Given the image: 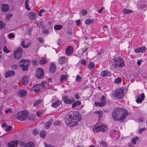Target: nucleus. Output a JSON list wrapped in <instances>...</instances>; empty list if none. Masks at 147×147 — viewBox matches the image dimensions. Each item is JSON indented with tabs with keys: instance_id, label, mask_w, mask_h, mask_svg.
Instances as JSON below:
<instances>
[{
	"instance_id": "obj_1",
	"label": "nucleus",
	"mask_w": 147,
	"mask_h": 147,
	"mask_svg": "<svg viewBox=\"0 0 147 147\" xmlns=\"http://www.w3.org/2000/svg\"><path fill=\"white\" fill-rule=\"evenodd\" d=\"M128 115L127 111L123 108H115L112 114V117L115 121L123 122Z\"/></svg>"
},
{
	"instance_id": "obj_2",
	"label": "nucleus",
	"mask_w": 147,
	"mask_h": 147,
	"mask_svg": "<svg viewBox=\"0 0 147 147\" xmlns=\"http://www.w3.org/2000/svg\"><path fill=\"white\" fill-rule=\"evenodd\" d=\"M79 113L77 111L70 112L67 115L66 123L69 127H74L77 125L78 121V115Z\"/></svg>"
},
{
	"instance_id": "obj_3",
	"label": "nucleus",
	"mask_w": 147,
	"mask_h": 147,
	"mask_svg": "<svg viewBox=\"0 0 147 147\" xmlns=\"http://www.w3.org/2000/svg\"><path fill=\"white\" fill-rule=\"evenodd\" d=\"M111 63L117 68L118 66L120 68L122 67L125 65L124 61L120 57L117 58H113L112 59Z\"/></svg>"
},
{
	"instance_id": "obj_4",
	"label": "nucleus",
	"mask_w": 147,
	"mask_h": 147,
	"mask_svg": "<svg viewBox=\"0 0 147 147\" xmlns=\"http://www.w3.org/2000/svg\"><path fill=\"white\" fill-rule=\"evenodd\" d=\"M107 127L105 125L100 123L96 124L92 127V131L94 132H98L100 131L105 132L107 129Z\"/></svg>"
},
{
	"instance_id": "obj_5",
	"label": "nucleus",
	"mask_w": 147,
	"mask_h": 147,
	"mask_svg": "<svg viewBox=\"0 0 147 147\" xmlns=\"http://www.w3.org/2000/svg\"><path fill=\"white\" fill-rule=\"evenodd\" d=\"M30 62V61L29 60H26L23 59L20 60L19 62V64L20 66L22 67V68L23 71H26L28 69Z\"/></svg>"
},
{
	"instance_id": "obj_6",
	"label": "nucleus",
	"mask_w": 147,
	"mask_h": 147,
	"mask_svg": "<svg viewBox=\"0 0 147 147\" xmlns=\"http://www.w3.org/2000/svg\"><path fill=\"white\" fill-rule=\"evenodd\" d=\"M28 114L27 111H23L17 113V118L20 121H23L28 117Z\"/></svg>"
},
{
	"instance_id": "obj_7",
	"label": "nucleus",
	"mask_w": 147,
	"mask_h": 147,
	"mask_svg": "<svg viewBox=\"0 0 147 147\" xmlns=\"http://www.w3.org/2000/svg\"><path fill=\"white\" fill-rule=\"evenodd\" d=\"M22 49L21 47L18 48L14 51L13 56L14 58L16 59H20L22 57Z\"/></svg>"
},
{
	"instance_id": "obj_8",
	"label": "nucleus",
	"mask_w": 147,
	"mask_h": 147,
	"mask_svg": "<svg viewBox=\"0 0 147 147\" xmlns=\"http://www.w3.org/2000/svg\"><path fill=\"white\" fill-rule=\"evenodd\" d=\"M47 83L46 81L42 82L39 86L37 85L33 87V90L35 93L39 92L40 89H42L45 86V85Z\"/></svg>"
},
{
	"instance_id": "obj_9",
	"label": "nucleus",
	"mask_w": 147,
	"mask_h": 147,
	"mask_svg": "<svg viewBox=\"0 0 147 147\" xmlns=\"http://www.w3.org/2000/svg\"><path fill=\"white\" fill-rule=\"evenodd\" d=\"M124 94L123 90L121 89H117L113 93V95L118 99L122 98Z\"/></svg>"
},
{
	"instance_id": "obj_10",
	"label": "nucleus",
	"mask_w": 147,
	"mask_h": 147,
	"mask_svg": "<svg viewBox=\"0 0 147 147\" xmlns=\"http://www.w3.org/2000/svg\"><path fill=\"white\" fill-rule=\"evenodd\" d=\"M36 76L38 78H42L44 76V72L43 69L41 67L37 69L36 72Z\"/></svg>"
},
{
	"instance_id": "obj_11",
	"label": "nucleus",
	"mask_w": 147,
	"mask_h": 147,
	"mask_svg": "<svg viewBox=\"0 0 147 147\" xmlns=\"http://www.w3.org/2000/svg\"><path fill=\"white\" fill-rule=\"evenodd\" d=\"M106 103V99L104 96H102L100 102H94V105L96 106H99L102 107L104 106Z\"/></svg>"
},
{
	"instance_id": "obj_12",
	"label": "nucleus",
	"mask_w": 147,
	"mask_h": 147,
	"mask_svg": "<svg viewBox=\"0 0 147 147\" xmlns=\"http://www.w3.org/2000/svg\"><path fill=\"white\" fill-rule=\"evenodd\" d=\"M62 100L65 104H69L74 101V99L73 98H69L67 96L64 95L62 97Z\"/></svg>"
},
{
	"instance_id": "obj_13",
	"label": "nucleus",
	"mask_w": 147,
	"mask_h": 147,
	"mask_svg": "<svg viewBox=\"0 0 147 147\" xmlns=\"http://www.w3.org/2000/svg\"><path fill=\"white\" fill-rule=\"evenodd\" d=\"M73 52V48L70 46H68L66 49L65 54L67 55H69L71 54Z\"/></svg>"
},
{
	"instance_id": "obj_14",
	"label": "nucleus",
	"mask_w": 147,
	"mask_h": 147,
	"mask_svg": "<svg viewBox=\"0 0 147 147\" xmlns=\"http://www.w3.org/2000/svg\"><path fill=\"white\" fill-rule=\"evenodd\" d=\"M18 96L20 98L25 97L27 94L26 91L24 90H20L18 92Z\"/></svg>"
},
{
	"instance_id": "obj_15",
	"label": "nucleus",
	"mask_w": 147,
	"mask_h": 147,
	"mask_svg": "<svg viewBox=\"0 0 147 147\" xmlns=\"http://www.w3.org/2000/svg\"><path fill=\"white\" fill-rule=\"evenodd\" d=\"M145 96L144 94L143 93L142 94H140L139 96L137 97L136 99V101L138 103H141L142 101L144 100Z\"/></svg>"
},
{
	"instance_id": "obj_16",
	"label": "nucleus",
	"mask_w": 147,
	"mask_h": 147,
	"mask_svg": "<svg viewBox=\"0 0 147 147\" xmlns=\"http://www.w3.org/2000/svg\"><path fill=\"white\" fill-rule=\"evenodd\" d=\"M100 75L101 76L103 77L110 76L111 75V73L109 71L105 70L102 71Z\"/></svg>"
},
{
	"instance_id": "obj_17",
	"label": "nucleus",
	"mask_w": 147,
	"mask_h": 147,
	"mask_svg": "<svg viewBox=\"0 0 147 147\" xmlns=\"http://www.w3.org/2000/svg\"><path fill=\"white\" fill-rule=\"evenodd\" d=\"M146 50V48L145 46L140 47L138 49H136L135 50V52L136 53H144Z\"/></svg>"
},
{
	"instance_id": "obj_18",
	"label": "nucleus",
	"mask_w": 147,
	"mask_h": 147,
	"mask_svg": "<svg viewBox=\"0 0 147 147\" xmlns=\"http://www.w3.org/2000/svg\"><path fill=\"white\" fill-rule=\"evenodd\" d=\"M18 143L17 141H11L9 142L8 145V147H16Z\"/></svg>"
},
{
	"instance_id": "obj_19",
	"label": "nucleus",
	"mask_w": 147,
	"mask_h": 147,
	"mask_svg": "<svg viewBox=\"0 0 147 147\" xmlns=\"http://www.w3.org/2000/svg\"><path fill=\"white\" fill-rule=\"evenodd\" d=\"M56 66L54 63H51L49 68L50 71L52 73H54L55 72L56 69Z\"/></svg>"
},
{
	"instance_id": "obj_20",
	"label": "nucleus",
	"mask_w": 147,
	"mask_h": 147,
	"mask_svg": "<svg viewBox=\"0 0 147 147\" xmlns=\"http://www.w3.org/2000/svg\"><path fill=\"white\" fill-rule=\"evenodd\" d=\"M9 9L8 6L6 4H3L1 5V10L4 12H7Z\"/></svg>"
},
{
	"instance_id": "obj_21",
	"label": "nucleus",
	"mask_w": 147,
	"mask_h": 147,
	"mask_svg": "<svg viewBox=\"0 0 147 147\" xmlns=\"http://www.w3.org/2000/svg\"><path fill=\"white\" fill-rule=\"evenodd\" d=\"M15 72L13 71H7L5 74V77L8 78L10 76H14L15 75Z\"/></svg>"
},
{
	"instance_id": "obj_22",
	"label": "nucleus",
	"mask_w": 147,
	"mask_h": 147,
	"mask_svg": "<svg viewBox=\"0 0 147 147\" xmlns=\"http://www.w3.org/2000/svg\"><path fill=\"white\" fill-rule=\"evenodd\" d=\"M28 16L29 18L31 20H36V15L35 13L34 12H29Z\"/></svg>"
},
{
	"instance_id": "obj_23",
	"label": "nucleus",
	"mask_w": 147,
	"mask_h": 147,
	"mask_svg": "<svg viewBox=\"0 0 147 147\" xmlns=\"http://www.w3.org/2000/svg\"><path fill=\"white\" fill-rule=\"evenodd\" d=\"M28 80L29 79L28 77L24 76L22 78V82L23 84L25 85L28 82Z\"/></svg>"
},
{
	"instance_id": "obj_24",
	"label": "nucleus",
	"mask_w": 147,
	"mask_h": 147,
	"mask_svg": "<svg viewBox=\"0 0 147 147\" xmlns=\"http://www.w3.org/2000/svg\"><path fill=\"white\" fill-rule=\"evenodd\" d=\"M30 44V42L28 41L27 43L25 45L24 42V40H22L21 42V45L25 49L27 48Z\"/></svg>"
},
{
	"instance_id": "obj_25",
	"label": "nucleus",
	"mask_w": 147,
	"mask_h": 147,
	"mask_svg": "<svg viewBox=\"0 0 147 147\" xmlns=\"http://www.w3.org/2000/svg\"><path fill=\"white\" fill-rule=\"evenodd\" d=\"M61 103V102L58 100H57L55 102L53 103L52 105V106L54 108H56L59 106Z\"/></svg>"
},
{
	"instance_id": "obj_26",
	"label": "nucleus",
	"mask_w": 147,
	"mask_h": 147,
	"mask_svg": "<svg viewBox=\"0 0 147 147\" xmlns=\"http://www.w3.org/2000/svg\"><path fill=\"white\" fill-rule=\"evenodd\" d=\"M66 58L65 57H61L59 60V62L61 64H63L65 61Z\"/></svg>"
},
{
	"instance_id": "obj_27",
	"label": "nucleus",
	"mask_w": 147,
	"mask_h": 147,
	"mask_svg": "<svg viewBox=\"0 0 147 147\" xmlns=\"http://www.w3.org/2000/svg\"><path fill=\"white\" fill-rule=\"evenodd\" d=\"M29 0H26L25 2V7L26 9L28 11H30V8L28 7V4L29 3Z\"/></svg>"
},
{
	"instance_id": "obj_28",
	"label": "nucleus",
	"mask_w": 147,
	"mask_h": 147,
	"mask_svg": "<svg viewBox=\"0 0 147 147\" xmlns=\"http://www.w3.org/2000/svg\"><path fill=\"white\" fill-rule=\"evenodd\" d=\"M81 104L80 102L79 101H77L74 102L72 105V107L74 108L80 105Z\"/></svg>"
},
{
	"instance_id": "obj_29",
	"label": "nucleus",
	"mask_w": 147,
	"mask_h": 147,
	"mask_svg": "<svg viewBox=\"0 0 147 147\" xmlns=\"http://www.w3.org/2000/svg\"><path fill=\"white\" fill-rule=\"evenodd\" d=\"M63 26L60 25H57L54 27V29L55 30H59L63 28Z\"/></svg>"
},
{
	"instance_id": "obj_30",
	"label": "nucleus",
	"mask_w": 147,
	"mask_h": 147,
	"mask_svg": "<svg viewBox=\"0 0 147 147\" xmlns=\"http://www.w3.org/2000/svg\"><path fill=\"white\" fill-rule=\"evenodd\" d=\"M94 64L93 62H91L89 64V68L90 70H92L94 68Z\"/></svg>"
},
{
	"instance_id": "obj_31",
	"label": "nucleus",
	"mask_w": 147,
	"mask_h": 147,
	"mask_svg": "<svg viewBox=\"0 0 147 147\" xmlns=\"http://www.w3.org/2000/svg\"><path fill=\"white\" fill-rule=\"evenodd\" d=\"M46 135V132L45 131H41L40 134V137L42 138H44L45 137Z\"/></svg>"
},
{
	"instance_id": "obj_32",
	"label": "nucleus",
	"mask_w": 147,
	"mask_h": 147,
	"mask_svg": "<svg viewBox=\"0 0 147 147\" xmlns=\"http://www.w3.org/2000/svg\"><path fill=\"white\" fill-rule=\"evenodd\" d=\"M94 113H96L98 115L99 118L101 117L103 114V112L101 110L96 111Z\"/></svg>"
},
{
	"instance_id": "obj_33",
	"label": "nucleus",
	"mask_w": 147,
	"mask_h": 147,
	"mask_svg": "<svg viewBox=\"0 0 147 147\" xmlns=\"http://www.w3.org/2000/svg\"><path fill=\"white\" fill-rule=\"evenodd\" d=\"M47 60L44 57H43L40 61V63L41 64H43L47 62Z\"/></svg>"
},
{
	"instance_id": "obj_34",
	"label": "nucleus",
	"mask_w": 147,
	"mask_h": 147,
	"mask_svg": "<svg viewBox=\"0 0 147 147\" xmlns=\"http://www.w3.org/2000/svg\"><path fill=\"white\" fill-rule=\"evenodd\" d=\"M132 12V11L129 10L127 9H124L123 10V13L125 14H127L131 13Z\"/></svg>"
},
{
	"instance_id": "obj_35",
	"label": "nucleus",
	"mask_w": 147,
	"mask_h": 147,
	"mask_svg": "<svg viewBox=\"0 0 147 147\" xmlns=\"http://www.w3.org/2000/svg\"><path fill=\"white\" fill-rule=\"evenodd\" d=\"M42 102V100L41 99H38L37 100L35 101L33 104V106H36L38 105L39 104Z\"/></svg>"
},
{
	"instance_id": "obj_36",
	"label": "nucleus",
	"mask_w": 147,
	"mask_h": 147,
	"mask_svg": "<svg viewBox=\"0 0 147 147\" xmlns=\"http://www.w3.org/2000/svg\"><path fill=\"white\" fill-rule=\"evenodd\" d=\"M52 124V123L50 121L47 122L46 123L45 125V127L46 129L49 128L50 126Z\"/></svg>"
},
{
	"instance_id": "obj_37",
	"label": "nucleus",
	"mask_w": 147,
	"mask_h": 147,
	"mask_svg": "<svg viewBox=\"0 0 147 147\" xmlns=\"http://www.w3.org/2000/svg\"><path fill=\"white\" fill-rule=\"evenodd\" d=\"M25 147H34V145L32 142H30L26 144Z\"/></svg>"
},
{
	"instance_id": "obj_38",
	"label": "nucleus",
	"mask_w": 147,
	"mask_h": 147,
	"mask_svg": "<svg viewBox=\"0 0 147 147\" xmlns=\"http://www.w3.org/2000/svg\"><path fill=\"white\" fill-rule=\"evenodd\" d=\"M93 20L92 19H88L85 21V23L87 25L90 24V23H92Z\"/></svg>"
},
{
	"instance_id": "obj_39",
	"label": "nucleus",
	"mask_w": 147,
	"mask_h": 147,
	"mask_svg": "<svg viewBox=\"0 0 147 147\" xmlns=\"http://www.w3.org/2000/svg\"><path fill=\"white\" fill-rule=\"evenodd\" d=\"M138 139V137L134 138L132 140V143L133 144H135L136 143V141Z\"/></svg>"
},
{
	"instance_id": "obj_40",
	"label": "nucleus",
	"mask_w": 147,
	"mask_h": 147,
	"mask_svg": "<svg viewBox=\"0 0 147 147\" xmlns=\"http://www.w3.org/2000/svg\"><path fill=\"white\" fill-rule=\"evenodd\" d=\"M67 78L66 76L63 75H62L61 76V78H60V81L61 82L67 79Z\"/></svg>"
},
{
	"instance_id": "obj_41",
	"label": "nucleus",
	"mask_w": 147,
	"mask_h": 147,
	"mask_svg": "<svg viewBox=\"0 0 147 147\" xmlns=\"http://www.w3.org/2000/svg\"><path fill=\"white\" fill-rule=\"evenodd\" d=\"M12 129V127L11 126H7L5 128V130L6 131H10Z\"/></svg>"
},
{
	"instance_id": "obj_42",
	"label": "nucleus",
	"mask_w": 147,
	"mask_h": 147,
	"mask_svg": "<svg viewBox=\"0 0 147 147\" xmlns=\"http://www.w3.org/2000/svg\"><path fill=\"white\" fill-rule=\"evenodd\" d=\"M82 79V77L79 75H78L76 77V81L78 82H80Z\"/></svg>"
},
{
	"instance_id": "obj_43",
	"label": "nucleus",
	"mask_w": 147,
	"mask_h": 147,
	"mask_svg": "<svg viewBox=\"0 0 147 147\" xmlns=\"http://www.w3.org/2000/svg\"><path fill=\"white\" fill-rule=\"evenodd\" d=\"M12 112V110L10 109H9L6 110L5 111V113L7 114H9L10 113H11Z\"/></svg>"
},
{
	"instance_id": "obj_44",
	"label": "nucleus",
	"mask_w": 147,
	"mask_h": 147,
	"mask_svg": "<svg viewBox=\"0 0 147 147\" xmlns=\"http://www.w3.org/2000/svg\"><path fill=\"white\" fill-rule=\"evenodd\" d=\"M38 41L41 43H43L44 42V40L43 38L41 37H39L37 38Z\"/></svg>"
},
{
	"instance_id": "obj_45",
	"label": "nucleus",
	"mask_w": 147,
	"mask_h": 147,
	"mask_svg": "<svg viewBox=\"0 0 147 147\" xmlns=\"http://www.w3.org/2000/svg\"><path fill=\"white\" fill-rule=\"evenodd\" d=\"M39 131L38 129H34L32 131V133L33 135H36L38 133Z\"/></svg>"
},
{
	"instance_id": "obj_46",
	"label": "nucleus",
	"mask_w": 147,
	"mask_h": 147,
	"mask_svg": "<svg viewBox=\"0 0 147 147\" xmlns=\"http://www.w3.org/2000/svg\"><path fill=\"white\" fill-rule=\"evenodd\" d=\"M121 80L120 78H118L115 80V82L117 83H119L121 81Z\"/></svg>"
},
{
	"instance_id": "obj_47",
	"label": "nucleus",
	"mask_w": 147,
	"mask_h": 147,
	"mask_svg": "<svg viewBox=\"0 0 147 147\" xmlns=\"http://www.w3.org/2000/svg\"><path fill=\"white\" fill-rule=\"evenodd\" d=\"M12 16L13 15L12 14L9 13L6 16L5 18L6 19H9V18L12 17Z\"/></svg>"
},
{
	"instance_id": "obj_48",
	"label": "nucleus",
	"mask_w": 147,
	"mask_h": 147,
	"mask_svg": "<svg viewBox=\"0 0 147 147\" xmlns=\"http://www.w3.org/2000/svg\"><path fill=\"white\" fill-rule=\"evenodd\" d=\"M8 37L9 38H14L15 36L13 33H11L9 34Z\"/></svg>"
},
{
	"instance_id": "obj_49",
	"label": "nucleus",
	"mask_w": 147,
	"mask_h": 147,
	"mask_svg": "<svg viewBox=\"0 0 147 147\" xmlns=\"http://www.w3.org/2000/svg\"><path fill=\"white\" fill-rule=\"evenodd\" d=\"M3 51L4 52L6 53H8L9 52V51L8 50L6 47H4L3 48Z\"/></svg>"
},
{
	"instance_id": "obj_50",
	"label": "nucleus",
	"mask_w": 147,
	"mask_h": 147,
	"mask_svg": "<svg viewBox=\"0 0 147 147\" xmlns=\"http://www.w3.org/2000/svg\"><path fill=\"white\" fill-rule=\"evenodd\" d=\"M18 67V65L17 64H15L12 65L11 67V68L13 69H16Z\"/></svg>"
},
{
	"instance_id": "obj_51",
	"label": "nucleus",
	"mask_w": 147,
	"mask_h": 147,
	"mask_svg": "<svg viewBox=\"0 0 147 147\" xmlns=\"http://www.w3.org/2000/svg\"><path fill=\"white\" fill-rule=\"evenodd\" d=\"M82 15H85L87 13V11L86 10L83 9L81 11Z\"/></svg>"
},
{
	"instance_id": "obj_52",
	"label": "nucleus",
	"mask_w": 147,
	"mask_h": 147,
	"mask_svg": "<svg viewBox=\"0 0 147 147\" xmlns=\"http://www.w3.org/2000/svg\"><path fill=\"white\" fill-rule=\"evenodd\" d=\"M146 130V128L145 127L142 128L140 129L139 130V132L141 134L142 132L144 131H145Z\"/></svg>"
},
{
	"instance_id": "obj_53",
	"label": "nucleus",
	"mask_w": 147,
	"mask_h": 147,
	"mask_svg": "<svg viewBox=\"0 0 147 147\" xmlns=\"http://www.w3.org/2000/svg\"><path fill=\"white\" fill-rule=\"evenodd\" d=\"M81 63H82V64L84 65H86V62L85 60L84 59H82L81 61Z\"/></svg>"
},
{
	"instance_id": "obj_54",
	"label": "nucleus",
	"mask_w": 147,
	"mask_h": 147,
	"mask_svg": "<svg viewBox=\"0 0 147 147\" xmlns=\"http://www.w3.org/2000/svg\"><path fill=\"white\" fill-rule=\"evenodd\" d=\"M37 114L38 117H40L42 115V113L41 111H38L37 112Z\"/></svg>"
},
{
	"instance_id": "obj_55",
	"label": "nucleus",
	"mask_w": 147,
	"mask_h": 147,
	"mask_svg": "<svg viewBox=\"0 0 147 147\" xmlns=\"http://www.w3.org/2000/svg\"><path fill=\"white\" fill-rule=\"evenodd\" d=\"M48 90H51L52 92L53 91H55L56 90V89L53 87H51L48 88Z\"/></svg>"
},
{
	"instance_id": "obj_56",
	"label": "nucleus",
	"mask_w": 147,
	"mask_h": 147,
	"mask_svg": "<svg viewBox=\"0 0 147 147\" xmlns=\"http://www.w3.org/2000/svg\"><path fill=\"white\" fill-rule=\"evenodd\" d=\"M45 11V10L43 9L40 10L38 12V15L40 16H41V13L42 12H44Z\"/></svg>"
},
{
	"instance_id": "obj_57",
	"label": "nucleus",
	"mask_w": 147,
	"mask_h": 147,
	"mask_svg": "<svg viewBox=\"0 0 147 147\" xmlns=\"http://www.w3.org/2000/svg\"><path fill=\"white\" fill-rule=\"evenodd\" d=\"M76 24L77 26H79L81 24L80 22V20H78L76 21Z\"/></svg>"
},
{
	"instance_id": "obj_58",
	"label": "nucleus",
	"mask_w": 147,
	"mask_h": 147,
	"mask_svg": "<svg viewBox=\"0 0 147 147\" xmlns=\"http://www.w3.org/2000/svg\"><path fill=\"white\" fill-rule=\"evenodd\" d=\"M4 27L3 24V22L0 21V28L1 29H2Z\"/></svg>"
},
{
	"instance_id": "obj_59",
	"label": "nucleus",
	"mask_w": 147,
	"mask_h": 147,
	"mask_svg": "<svg viewBox=\"0 0 147 147\" xmlns=\"http://www.w3.org/2000/svg\"><path fill=\"white\" fill-rule=\"evenodd\" d=\"M100 144L104 147L106 146L107 145V143L104 142L103 141L101 142H100Z\"/></svg>"
},
{
	"instance_id": "obj_60",
	"label": "nucleus",
	"mask_w": 147,
	"mask_h": 147,
	"mask_svg": "<svg viewBox=\"0 0 147 147\" xmlns=\"http://www.w3.org/2000/svg\"><path fill=\"white\" fill-rule=\"evenodd\" d=\"M32 62L34 65H36L37 63V61L36 59H33L32 61Z\"/></svg>"
},
{
	"instance_id": "obj_61",
	"label": "nucleus",
	"mask_w": 147,
	"mask_h": 147,
	"mask_svg": "<svg viewBox=\"0 0 147 147\" xmlns=\"http://www.w3.org/2000/svg\"><path fill=\"white\" fill-rule=\"evenodd\" d=\"M43 33L45 34H47L49 33V31L47 30H45L43 31Z\"/></svg>"
},
{
	"instance_id": "obj_62",
	"label": "nucleus",
	"mask_w": 147,
	"mask_h": 147,
	"mask_svg": "<svg viewBox=\"0 0 147 147\" xmlns=\"http://www.w3.org/2000/svg\"><path fill=\"white\" fill-rule=\"evenodd\" d=\"M45 147H55L53 146H52L50 144H47L46 143L45 144Z\"/></svg>"
},
{
	"instance_id": "obj_63",
	"label": "nucleus",
	"mask_w": 147,
	"mask_h": 147,
	"mask_svg": "<svg viewBox=\"0 0 147 147\" xmlns=\"http://www.w3.org/2000/svg\"><path fill=\"white\" fill-rule=\"evenodd\" d=\"M60 123V122L59 121H57L54 123V125H59Z\"/></svg>"
},
{
	"instance_id": "obj_64",
	"label": "nucleus",
	"mask_w": 147,
	"mask_h": 147,
	"mask_svg": "<svg viewBox=\"0 0 147 147\" xmlns=\"http://www.w3.org/2000/svg\"><path fill=\"white\" fill-rule=\"evenodd\" d=\"M1 126L3 127H6L7 126L6 123L5 122L1 124Z\"/></svg>"
}]
</instances>
